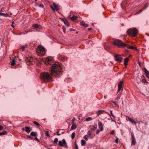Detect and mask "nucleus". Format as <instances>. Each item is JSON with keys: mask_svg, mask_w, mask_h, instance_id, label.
<instances>
[{"mask_svg": "<svg viewBox=\"0 0 149 149\" xmlns=\"http://www.w3.org/2000/svg\"><path fill=\"white\" fill-rule=\"evenodd\" d=\"M57 65V64L55 63L54 64L50 70L51 75L55 77H59L61 75L63 72V69L62 68H56Z\"/></svg>", "mask_w": 149, "mask_h": 149, "instance_id": "nucleus-1", "label": "nucleus"}, {"mask_svg": "<svg viewBox=\"0 0 149 149\" xmlns=\"http://www.w3.org/2000/svg\"><path fill=\"white\" fill-rule=\"evenodd\" d=\"M41 79L44 82H46L52 80V76L48 73L43 72L40 75Z\"/></svg>", "mask_w": 149, "mask_h": 149, "instance_id": "nucleus-2", "label": "nucleus"}, {"mask_svg": "<svg viewBox=\"0 0 149 149\" xmlns=\"http://www.w3.org/2000/svg\"><path fill=\"white\" fill-rule=\"evenodd\" d=\"M112 43L114 45L119 47H125V46H127V44L125 43L122 41L119 40H114Z\"/></svg>", "mask_w": 149, "mask_h": 149, "instance_id": "nucleus-3", "label": "nucleus"}, {"mask_svg": "<svg viewBox=\"0 0 149 149\" xmlns=\"http://www.w3.org/2000/svg\"><path fill=\"white\" fill-rule=\"evenodd\" d=\"M127 33L129 36L135 37L138 33V30L136 28L130 29L128 30Z\"/></svg>", "mask_w": 149, "mask_h": 149, "instance_id": "nucleus-4", "label": "nucleus"}, {"mask_svg": "<svg viewBox=\"0 0 149 149\" xmlns=\"http://www.w3.org/2000/svg\"><path fill=\"white\" fill-rule=\"evenodd\" d=\"M142 78V77L141 76H137L136 77L135 80V82L136 86L141 83Z\"/></svg>", "mask_w": 149, "mask_h": 149, "instance_id": "nucleus-5", "label": "nucleus"}, {"mask_svg": "<svg viewBox=\"0 0 149 149\" xmlns=\"http://www.w3.org/2000/svg\"><path fill=\"white\" fill-rule=\"evenodd\" d=\"M58 143L59 146L61 147L64 146H65V147H67L66 142L64 139H63L62 141H58Z\"/></svg>", "mask_w": 149, "mask_h": 149, "instance_id": "nucleus-6", "label": "nucleus"}, {"mask_svg": "<svg viewBox=\"0 0 149 149\" xmlns=\"http://www.w3.org/2000/svg\"><path fill=\"white\" fill-rule=\"evenodd\" d=\"M114 59L115 60L117 61L121 62L123 60V58L121 56L118 54L115 55L114 56Z\"/></svg>", "mask_w": 149, "mask_h": 149, "instance_id": "nucleus-7", "label": "nucleus"}, {"mask_svg": "<svg viewBox=\"0 0 149 149\" xmlns=\"http://www.w3.org/2000/svg\"><path fill=\"white\" fill-rule=\"evenodd\" d=\"M132 141L131 146H132L135 145L136 143L135 139L133 134H131Z\"/></svg>", "mask_w": 149, "mask_h": 149, "instance_id": "nucleus-8", "label": "nucleus"}, {"mask_svg": "<svg viewBox=\"0 0 149 149\" xmlns=\"http://www.w3.org/2000/svg\"><path fill=\"white\" fill-rule=\"evenodd\" d=\"M39 50L40 51L42 52V54H40L39 55L40 56H43L44 55V54L43 53V52L45 51V48L44 47L42 46H41L40 45H39L38 47Z\"/></svg>", "mask_w": 149, "mask_h": 149, "instance_id": "nucleus-9", "label": "nucleus"}, {"mask_svg": "<svg viewBox=\"0 0 149 149\" xmlns=\"http://www.w3.org/2000/svg\"><path fill=\"white\" fill-rule=\"evenodd\" d=\"M123 82L122 81H120L118 85V92H119L123 87Z\"/></svg>", "mask_w": 149, "mask_h": 149, "instance_id": "nucleus-10", "label": "nucleus"}, {"mask_svg": "<svg viewBox=\"0 0 149 149\" xmlns=\"http://www.w3.org/2000/svg\"><path fill=\"white\" fill-rule=\"evenodd\" d=\"M125 117L132 124H135L137 123V122L135 121L132 118H130L129 116H125Z\"/></svg>", "mask_w": 149, "mask_h": 149, "instance_id": "nucleus-11", "label": "nucleus"}, {"mask_svg": "<svg viewBox=\"0 0 149 149\" xmlns=\"http://www.w3.org/2000/svg\"><path fill=\"white\" fill-rule=\"evenodd\" d=\"M99 128L101 131H103V125L102 123L100 121H99L98 123Z\"/></svg>", "mask_w": 149, "mask_h": 149, "instance_id": "nucleus-12", "label": "nucleus"}, {"mask_svg": "<svg viewBox=\"0 0 149 149\" xmlns=\"http://www.w3.org/2000/svg\"><path fill=\"white\" fill-rule=\"evenodd\" d=\"M143 72H144L146 76L147 77L149 78V72L146 69V68L143 69Z\"/></svg>", "mask_w": 149, "mask_h": 149, "instance_id": "nucleus-13", "label": "nucleus"}, {"mask_svg": "<svg viewBox=\"0 0 149 149\" xmlns=\"http://www.w3.org/2000/svg\"><path fill=\"white\" fill-rule=\"evenodd\" d=\"M52 57L51 56H49L46 58V62L49 63V62L52 60Z\"/></svg>", "mask_w": 149, "mask_h": 149, "instance_id": "nucleus-14", "label": "nucleus"}, {"mask_svg": "<svg viewBox=\"0 0 149 149\" xmlns=\"http://www.w3.org/2000/svg\"><path fill=\"white\" fill-rule=\"evenodd\" d=\"M127 46H125V47H127V49H136V48L133 46H129V45L127 44Z\"/></svg>", "mask_w": 149, "mask_h": 149, "instance_id": "nucleus-15", "label": "nucleus"}, {"mask_svg": "<svg viewBox=\"0 0 149 149\" xmlns=\"http://www.w3.org/2000/svg\"><path fill=\"white\" fill-rule=\"evenodd\" d=\"M53 6L55 8V10L57 11H58L59 10V8L58 7V5H56L55 3H54L53 4Z\"/></svg>", "mask_w": 149, "mask_h": 149, "instance_id": "nucleus-16", "label": "nucleus"}, {"mask_svg": "<svg viewBox=\"0 0 149 149\" xmlns=\"http://www.w3.org/2000/svg\"><path fill=\"white\" fill-rule=\"evenodd\" d=\"M128 60L129 58H126L124 60V65L126 67H127V63L128 62Z\"/></svg>", "mask_w": 149, "mask_h": 149, "instance_id": "nucleus-17", "label": "nucleus"}, {"mask_svg": "<svg viewBox=\"0 0 149 149\" xmlns=\"http://www.w3.org/2000/svg\"><path fill=\"white\" fill-rule=\"evenodd\" d=\"M33 26L35 28L38 29H40L42 26L40 25L37 24H34Z\"/></svg>", "mask_w": 149, "mask_h": 149, "instance_id": "nucleus-18", "label": "nucleus"}, {"mask_svg": "<svg viewBox=\"0 0 149 149\" xmlns=\"http://www.w3.org/2000/svg\"><path fill=\"white\" fill-rule=\"evenodd\" d=\"M30 135L31 136H37L38 134L37 132H32L30 133Z\"/></svg>", "mask_w": 149, "mask_h": 149, "instance_id": "nucleus-19", "label": "nucleus"}, {"mask_svg": "<svg viewBox=\"0 0 149 149\" xmlns=\"http://www.w3.org/2000/svg\"><path fill=\"white\" fill-rule=\"evenodd\" d=\"M25 128L26 132L28 133H29L30 132V127H28L26 126L25 127Z\"/></svg>", "mask_w": 149, "mask_h": 149, "instance_id": "nucleus-20", "label": "nucleus"}, {"mask_svg": "<svg viewBox=\"0 0 149 149\" xmlns=\"http://www.w3.org/2000/svg\"><path fill=\"white\" fill-rule=\"evenodd\" d=\"M103 112V110H99L97 113V116H98L100 115V114H102Z\"/></svg>", "mask_w": 149, "mask_h": 149, "instance_id": "nucleus-21", "label": "nucleus"}, {"mask_svg": "<svg viewBox=\"0 0 149 149\" xmlns=\"http://www.w3.org/2000/svg\"><path fill=\"white\" fill-rule=\"evenodd\" d=\"M0 15H2L4 17H7L9 16V15L7 13H0Z\"/></svg>", "mask_w": 149, "mask_h": 149, "instance_id": "nucleus-22", "label": "nucleus"}, {"mask_svg": "<svg viewBox=\"0 0 149 149\" xmlns=\"http://www.w3.org/2000/svg\"><path fill=\"white\" fill-rule=\"evenodd\" d=\"M77 128V126L75 124H73L71 127L70 130H75Z\"/></svg>", "mask_w": 149, "mask_h": 149, "instance_id": "nucleus-23", "label": "nucleus"}, {"mask_svg": "<svg viewBox=\"0 0 149 149\" xmlns=\"http://www.w3.org/2000/svg\"><path fill=\"white\" fill-rule=\"evenodd\" d=\"M64 22L65 24L67 26H70L69 23L67 20L64 19Z\"/></svg>", "mask_w": 149, "mask_h": 149, "instance_id": "nucleus-24", "label": "nucleus"}, {"mask_svg": "<svg viewBox=\"0 0 149 149\" xmlns=\"http://www.w3.org/2000/svg\"><path fill=\"white\" fill-rule=\"evenodd\" d=\"M68 59V58L64 56L61 57V60L63 61H66Z\"/></svg>", "mask_w": 149, "mask_h": 149, "instance_id": "nucleus-25", "label": "nucleus"}, {"mask_svg": "<svg viewBox=\"0 0 149 149\" xmlns=\"http://www.w3.org/2000/svg\"><path fill=\"white\" fill-rule=\"evenodd\" d=\"M81 25H83L86 27H87L88 26V25L87 24H86L83 21H82L81 22Z\"/></svg>", "mask_w": 149, "mask_h": 149, "instance_id": "nucleus-26", "label": "nucleus"}, {"mask_svg": "<svg viewBox=\"0 0 149 149\" xmlns=\"http://www.w3.org/2000/svg\"><path fill=\"white\" fill-rule=\"evenodd\" d=\"M97 125L96 124H95L91 128V129L93 131L95 130L97 128Z\"/></svg>", "mask_w": 149, "mask_h": 149, "instance_id": "nucleus-27", "label": "nucleus"}, {"mask_svg": "<svg viewBox=\"0 0 149 149\" xmlns=\"http://www.w3.org/2000/svg\"><path fill=\"white\" fill-rule=\"evenodd\" d=\"M78 17L75 16L74 15L72 17H70V19L72 20H74L77 19Z\"/></svg>", "mask_w": 149, "mask_h": 149, "instance_id": "nucleus-28", "label": "nucleus"}, {"mask_svg": "<svg viewBox=\"0 0 149 149\" xmlns=\"http://www.w3.org/2000/svg\"><path fill=\"white\" fill-rule=\"evenodd\" d=\"M81 144L82 146H84L86 143L85 141L84 140H82L81 141Z\"/></svg>", "mask_w": 149, "mask_h": 149, "instance_id": "nucleus-29", "label": "nucleus"}, {"mask_svg": "<svg viewBox=\"0 0 149 149\" xmlns=\"http://www.w3.org/2000/svg\"><path fill=\"white\" fill-rule=\"evenodd\" d=\"M7 133V132L6 131H3L2 132H0V136L5 135Z\"/></svg>", "mask_w": 149, "mask_h": 149, "instance_id": "nucleus-30", "label": "nucleus"}, {"mask_svg": "<svg viewBox=\"0 0 149 149\" xmlns=\"http://www.w3.org/2000/svg\"><path fill=\"white\" fill-rule=\"evenodd\" d=\"M15 64V61L14 59H13L11 63V65L12 66H14Z\"/></svg>", "mask_w": 149, "mask_h": 149, "instance_id": "nucleus-31", "label": "nucleus"}, {"mask_svg": "<svg viewBox=\"0 0 149 149\" xmlns=\"http://www.w3.org/2000/svg\"><path fill=\"white\" fill-rule=\"evenodd\" d=\"M33 123L35 125L39 126L40 125V124L37 122L35 121H33Z\"/></svg>", "mask_w": 149, "mask_h": 149, "instance_id": "nucleus-32", "label": "nucleus"}, {"mask_svg": "<svg viewBox=\"0 0 149 149\" xmlns=\"http://www.w3.org/2000/svg\"><path fill=\"white\" fill-rule=\"evenodd\" d=\"M92 120V118L91 117L87 118H86V121H91Z\"/></svg>", "mask_w": 149, "mask_h": 149, "instance_id": "nucleus-33", "label": "nucleus"}, {"mask_svg": "<svg viewBox=\"0 0 149 149\" xmlns=\"http://www.w3.org/2000/svg\"><path fill=\"white\" fill-rule=\"evenodd\" d=\"M75 134L74 132H73L72 133V134L71 135V138L72 139H73L75 137Z\"/></svg>", "mask_w": 149, "mask_h": 149, "instance_id": "nucleus-34", "label": "nucleus"}, {"mask_svg": "<svg viewBox=\"0 0 149 149\" xmlns=\"http://www.w3.org/2000/svg\"><path fill=\"white\" fill-rule=\"evenodd\" d=\"M58 139L57 138H55L53 141V143H56L58 142Z\"/></svg>", "mask_w": 149, "mask_h": 149, "instance_id": "nucleus-35", "label": "nucleus"}, {"mask_svg": "<svg viewBox=\"0 0 149 149\" xmlns=\"http://www.w3.org/2000/svg\"><path fill=\"white\" fill-rule=\"evenodd\" d=\"M113 103H114V104L116 106V107H119V105H118L116 101L113 102Z\"/></svg>", "mask_w": 149, "mask_h": 149, "instance_id": "nucleus-36", "label": "nucleus"}, {"mask_svg": "<svg viewBox=\"0 0 149 149\" xmlns=\"http://www.w3.org/2000/svg\"><path fill=\"white\" fill-rule=\"evenodd\" d=\"M45 134L46 135V136H49V132L48 131H46L45 132Z\"/></svg>", "mask_w": 149, "mask_h": 149, "instance_id": "nucleus-37", "label": "nucleus"}, {"mask_svg": "<svg viewBox=\"0 0 149 149\" xmlns=\"http://www.w3.org/2000/svg\"><path fill=\"white\" fill-rule=\"evenodd\" d=\"M60 129H58L57 130V131L56 132V134L57 135L59 136L61 135V134H60L59 133L60 131Z\"/></svg>", "mask_w": 149, "mask_h": 149, "instance_id": "nucleus-38", "label": "nucleus"}, {"mask_svg": "<svg viewBox=\"0 0 149 149\" xmlns=\"http://www.w3.org/2000/svg\"><path fill=\"white\" fill-rule=\"evenodd\" d=\"M28 138H29L31 139H33V138L31 136L28 135L26 136Z\"/></svg>", "mask_w": 149, "mask_h": 149, "instance_id": "nucleus-39", "label": "nucleus"}, {"mask_svg": "<svg viewBox=\"0 0 149 149\" xmlns=\"http://www.w3.org/2000/svg\"><path fill=\"white\" fill-rule=\"evenodd\" d=\"M141 82H143L144 83L147 82L145 79H141Z\"/></svg>", "mask_w": 149, "mask_h": 149, "instance_id": "nucleus-40", "label": "nucleus"}, {"mask_svg": "<svg viewBox=\"0 0 149 149\" xmlns=\"http://www.w3.org/2000/svg\"><path fill=\"white\" fill-rule=\"evenodd\" d=\"M26 47V46L25 47L24 46H22L21 47V49H22V50H24L25 49V47Z\"/></svg>", "mask_w": 149, "mask_h": 149, "instance_id": "nucleus-41", "label": "nucleus"}, {"mask_svg": "<svg viewBox=\"0 0 149 149\" xmlns=\"http://www.w3.org/2000/svg\"><path fill=\"white\" fill-rule=\"evenodd\" d=\"M75 149H78V145L76 144V142L75 143Z\"/></svg>", "mask_w": 149, "mask_h": 149, "instance_id": "nucleus-42", "label": "nucleus"}, {"mask_svg": "<svg viewBox=\"0 0 149 149\" xmlns=\"http://www.w3.org/2000/svg\"><path fill=\"white\" fill-rule=\"evenodd\" d=\"M84 138L86 141H87L88 140V139L87 137V136L86 135H85L84 136Z\"/></svg>", "mask_w": 149, "mask_h": 149, "instance_id": "nucleus-43", "label": "nucleus"}, {"mask_svg": "<svg viewBox=\"0 0 149 149\" xmlns=\"http://www.w3.org/2000/svg\"><path fill=\"white\" fill-rule=\"evenodd\" d=\"M87 134L89 136H90L91 134V132L90 131H88V132Z\"/></svg>", "mask_w": 149, "mask_h": 149, "instance_id": "nucleus-44", "label": "nucleus"}, {"mask_svg": "<svg viewBox=\"0 0 149 149\" xmlns=\"http://www.w3.org/2000/svg\"><path fill=\"white\" fill-rule=\"evenodd\" d=\"M118 138H117L115 141V142L116 143H118Z\"/></svg>", "mask_w": 149, "mask_h": 149, "instance_id": "nucleus-45", "label": "nucleus"}, {"mask_svg": "<svg viewBox=\"0 0 149 149\" xmlns=\"http://www.w3.org/2000/svg\"><path fill=\"white\" fill-rule=\"evenodd\" d=\"M62 29H63V32L64 33H66V31H65V27L64 26L63 27Z\"/></svg>", "mask_w": 149, "mask_h": 149, "instance_id": "nucleus-46", "label": "nucleus"}, {"mask_svg": "<svg viewBox=\"0 0 149 149\" xmlns=\"http://www.w3.org/2000/svg\"><path fill=\"white\" fill-rule=\"evenodd\" d=\"M115 133L114 131V130H113L111 132L110 134L111 135H113Z\"/></svg>", "mask_w": 149, "mask_h": 149, "instance_id": "nucleus-47", "label": "nucleus"}, {"mask_svg": "<svg viewBox=\"0 0 149 149\" xmlns=\"http://www.w3.org/2000/svg\"><path fill=\"white\" fill-rule=\"evenodd\" d=\"M110 113L111 115L113 117H114V116L113 115V114L112 113V111H111V110H110Z\"/></svg>", "mask_w": 149, "mask_h": 149, "instance_id": "nucleus-48", "label": "nucleus"}, {"mask_svg": "<svg viewBox=\"0 0 149 149\" xmlns=\"http://www.w3.org/2000/svg\"><path fill=\"white\" fill-rule=\"evenodd\" d=\"M3 127L0 125V130H2L3 129Z\"/></svg>", "mask_w": 149, "mask_h": 149, "instance_id": "nucleus-49", "label": "nucleus"}, {"mask_svg": "<svg viewBox=\"0 0 149 149\" xmlns=\"http://www.w3.org/2000/svg\"><path fill=\"white\" fill-rule=\"evenodd\" d=\"M39 6L40 7L43 8L44 7V5L42 4H41L39 5Z\"/></svg>", "mask_w": 149, "mask_h": 149, "instance_id": "nucleus-50", "label": "nucleus"}, {"mask_svg": "<svg viewBox=\"0 0 149 149\" xmlns=\"http://www.w3.org/2000/svg\"><path fill=\"white\" fill-rule=\"evenodd\" d=\"M50 7L53 11H55V9L52 6H51Z\"/></svg>", "mask_w": 149, "mask_h": 149, "instance_id": "nucleus-51", "label": "nucleus"}, {"mask_svg": "<svg viewBox=\"0 0 149 149\" xmlns=\"http://www.w3.org/2000/svg\"><path fill=\"white\" fill-rule=\"evenodd\" d=\"M100 132V130H97L96 131V133L97 134H98Z\"/></svg>", "mask_w": 149, "mask_h": 149, "instance_id": "nucleus-52", "label": "nucleus"}, {"mask_svg": "<svg viewBox=\"0 0 149 149\" xmlns=\"http://www.w3.org/2000/svg\"><path fill=\"white\" fill-rule=\"evenodd\" d=\"M37 136H35V139L36 140L38 141H39V139L37 138Z\"/></svg>", "mask_w": 149, "mask_h": 149, "instance_id": "nucleus-53", "label": "nucleus"}, {"mask_svg": "<svg viewBox=\"0 0 149 149\" xmlns=\"http://www.w3.org/2000/svg\"><path fill=\"white\" fill-rule=\"evenodd\" d=\"M33 61V58H31L29 59V61L31 62L32 61Z\"/></svg>", "mask_w": 149, "mask_h": 149, "instance_id": "nucleus-54", "label": "nucleus"}, {"mask_svg": "<svg viewBox=\"0 0 149 149\" xmlns=\"http://www.w3.org/2000/svg\"><path fill=\"white\" fill-rule=\"evenodd\" d=\"M142 11V10H140L138 12V13H141Z\"/></svg>", "mask_w": 149, "mask_h": 149, "instance_id": "nucleus-55", "label": "nucleus"}, {"mask_svg": "<svg viewBox=\"0 0 149 149\" xmlns=\"http://www.w3.org/2000/svg\"><path fill=\"white\" fill-rule=\"evenodd\" d=\"M92 29V28H88V31H90Z\"/></svg>", "mask_w": 149, "mask_h": 149, "instance_id": "nucleus-56", "label": "nucleus"}, {"mask_svg": "<svg viewBox=\"0 0 149 149\" xmlns=\"http://www.w3.org/2000/svg\"><path fill=\"white\" fill-rule=\"evenodd\" d=\"M28 31H26L25 32V33H24V34H25V33H28Z\"/></svg>", "mask_w": 149, "mask_h": 149, "instance_id": "nucleus-57", "label": "nucleus"}, {"mask_svg": "<svg viewBox=\"0 0 149 149\" xmlns=\"http://www.w3.org/2000/svg\"><path fill=\"white\" fill-rule=\"evenodd\" d=\"M11 26H12V27L13 28H14V26L13 25V24H12V25H11Z\"/></svg>", "mask_w": 149, "mask_h": 149, "instance_id": "nucleus-58", "label": "nucleus"}, {"mask_svg": "<svg viewBox=\"0 0 149 149\" xmlns=\"http://www.w3.org/2000/svg\"><path fill=\"white\" fill-rule=\"evenodd\" d=\"M73 29H70V31H73Z\"/></svg>", "mask_w": 149, "mask_h": 149, "instance_id": "nucleus-59", "label": "nucleus"}, {"mask_svg": "<svg viewBox=\"0 0 149 149\" xmlns=\"http://www.w3.org/2000/svg\"><path fill=\"white\" fill-rule=\"evenodd\" d=\"M28 31V32H31L33 31Z\"/></svg>", "mask_w": 149, "mask_h": 149, "instance_id": "nucleus-60", "label": "nucleus"}, {"mask_svg": "<svg viewBox=\"0 0 149 149\" xmlns=\"http://www.w3.org/2000/svg\"><path fill=\"white\" fill-rule=\"evenodd\" d=\"M22 130H24V128H22Z\"/></svg>", "mask_w": 149, "mask_h": 149, "instance_id": "nucleus-61", "label": "nucleus"}, {"mask_svg": "<svg viewBox=\"0 0 149 149\" xmlns=\"http://www.w3.org/2000/svg\"><path fill=\"white\" fill-rule=\"evenodd\" d=\"M64 133V132H62L61 133V134H63Z\"/></svg>", "mask_w": 149, "mask_h": 149, "instance_id": "nucleus-62", "label": "nucleus"}, {"mask_svg": "<svg viewBox=\"0 0 149 149\" xmlns=\"http://www.w3.org/2000/svg\"><path fill=\"white\" fill-rule=\"evenodd\" d=\"M2 9H3V8H2L1 9V12H2V11H2Z\"/></svg>", "mask_w": 149, "mask_h": 149, "instance_id": "nucleus-63", "label": "nucleus"}, {"mask_svg": "<svg viewBox=\"0 0 149 149\" xmlns=\"http://www.w3.org/2000/svg\"><path fill=\"white\" fill-rule=\"evenodd\" d=\"M14 23V22L13 21L12 22V24H13Z\"/></svg>", "mask_w": 149, "mask_h": 149, "instance_id": "nucleus-64", "label": "nucleus"}]
</instances>
